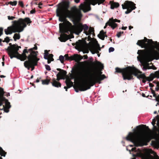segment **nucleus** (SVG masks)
<instances>
[{
  "instance_id": "obj_1",
  "label": "nucleus",
  "mask_w": 159,
  "mask_h": 159,
  "mask_svg": "<svg viewBox=\"0 0 159 159\" xmlns=\"http://www.w3.org/2000/svg\"><path fill=\"white\" fill-rule=\"evenodd\" d=\"M97 65L99 69L97 70V68H95L93 74H90L89 76L86 70L83 68L85 72L88 81H85L84 84L80 85V89L81 91H85L90 89L91 87L93 86L96 83L99 82L105 78L104 75H102V72L101 70L103 68V65L99 62H97Z\"/></svg>"
},
{
  "instance_id": "obj_2",
  "label": "nucleus",
  "mask_w": 159,
  "mask_h": 159,
  "mask_svg": "<svg viewBox=\"0 0 159 159\" xmlns=\"http://www.w3.org/2000/svg\"><path fill=\"white\" fill-rule=\"evenodd\" d=\"M69 5L64 4L58 7L56 10L57 16L58 17L60 21L63 22L66 20V17L72 19L73 21L78 22L80 20L82 14L80 11L76 9L70 11L68 10Z\"/></svg>"
},
{
  "instance_id": "obj_3",
  "label": "nucleus",
  "mask_w": 159,
  "mask_h": 159,
  "mask_svg": "<svg viewBox=\"0 0 159 159\" xmlns=\"http://www.w3.org/2000/svg\"><path fill=\"white\" fill-rule=\"evenodd\" d=\"M125 139L132 142L136 147L146 145L149 141V134L146 131L134 133L129 132Z\"/></svg>"
},
{
  "instance_id": "obj_4",
  "label": "nucleus",
  "mask_w": 159,
  "mask_h": 159,
  "mask_svg": "<svg viewBox=\"0 0 159 159\" xmlns=\"http://www.w3.org/2000/svg\"><path fill=\"white\" fill-rule=\"evenodd\" d=\"M11 25L5 30L6 34H11L12 33L20 32L22 31L24 28L26 26V23L29 24L31 23L30 18L29 17L25 18L24 19H19L17 20H14L12 22Z\"/></svg>"
},
{
  "instance_id": "obj_5",
  "label": "nucleus",
  "mask_w": 159,
  "mask_h": 159,
  "mask_svg": "<svg viewBox=\"0 0 159 159\" xmlns=\"http://www.w3.org/2000/svg\"><path fill=\"white\" fill-rule=\"evenodd\" d=\"M116 72L122 73L124 80H130L132 79V75L137 76L139 79H144L145 78V76L144 74L138 75V73H141V72L134 67L128 66L123 69L116 67Z\"/></svg>"
},
{
  "instance_id": "obj_6",
  "label": "nucleus",
  "mask_w": 159,
  "mask_h": 159,
  "mask_svg": "<svg viewBox=\"0 0 159 159\" xmlns=\"http://www.w3.org/2000/svg\"><path fill=\"white\" fill-rule=\"evenodd\" d=\"M148 40V43L150 44H154L156 46H155L152 45H151L152 48L149 52V56L155 58L156 59H159V52L155 50V48L159 51V43L158 44L157 42H153L152 39H148L146 38H144V40H138L137 44L142 48L144 47L146 48L147 46V44L145 42L147 41Z\"/></svg>"
},
{
  "instance_id": "obj_7",
  "label": "nucleus",
  "mask_w": 159,
  "mask_h": 159,
  "mask_svg": "<svg viewBox=\"0 0 159 159\" xmlns=\"http://www.w3.org/2000/svg\"><path fill=\"white\" fill-rule=\"evenodd\" d=\"M21 48L20 46H18L17 45H13L11 47H8L7 50L8 54L11 59L15 57L17 59L20 60L21 61H24L27 58V56L25 53H28V52L26 49H24L22 54H19L18 51L19 48Z\"/></svg>"
},
{
  "instance_id": "obj_8",
  "label": "nucleus",
  "mask_w": 159,
  "mask_h": 159,
  "mask_svg": "<svg viewBox=\"0 0 159 159\" xmlns=\"http://www.w3.org/2000/svg\"><path fill=\"white\" fill-rule=\"evenodd\" d=\"M71 72L73 73V75L76 79L82 82V83L79 86V89H75V91L77 93L79 92V90L83 91L80 90V86L81 84H84L85 81H88L84 70L82 67H76L75 68L72 69Z\"/></svg>"
},
{
  "instance_id": "obj_9",
  "label": "nucleus",
  "mask_w": 159,
  "mask_h": 159,
  "mask_svg": "<svg viewBox=\"0 0 159 159\" xmlns=\"http://www.w3.org/2000/svg\"><path fill=\"white\" fill-rule=\"evenodd\" d=\"M139 151L137 156L141 158V159H159V156L152 150H137Z\"/></svg>"
},
{
  "instance_id": "obj_10",
  "label": "nucleus",
  "mask_w": 159,
  "mask_h": 159,
  "mask_svg": "<svg viewBox=\"0 0 159 159\" xmlns=\"http://www.w3.org/2000/svg\"><path fill=\"white\" fill-rule=\"evenodd\" d=\"M37 53L36 52H33L30 55L27 57L28 60L25 61L24 63V66L29 70L30 68H31V70L34 68V66L37 65V61L39 59L37 58Z\"/></svg>"
},
{
  "instance_id": "obj_11",
  "label": "nucleus",
  "mask_w": 159,
  "mask_h": 159,
  "mask_svg": "<svg viewBox=\"0 0 159 159\" xmlns=\"http://www.w3.org/2000/svg\"><path fill=\"white\" fill-rule=\"evenodd\" d=\"M80 20L77 23L73 22L75 26L73 27L72 30L73 32L76 34L79 35L83 30H84V33L85 34L88 30L89 26L86 24L82 25L79 22Z\"/></svg>"
},
{
  "instance_id": "obj_12",
  "label": "nucleus",
  "mask_w": 159,
  "mask_h": 159,
  "mask_svg": "<svg viewBox=\"0 0 159 159\" xmlns=\"http://www.w3.org/2000/svg\"><path fill=\"white\" fill-rule=\"evenodd\" d=\"M122 6L123 9H127L125 12L126 14L130 13L136 8L135 4L131 1H126Z\"/></svg>"
},
{
  "instance_id": "obj_13",
  "label": "nucleus",
  "mask_w": 159,
  "mask_h": 159,
  "mask_svg": "<svg viewBox=\"0 0 159 159\" xmlns=\"http://www.w3.org/2000/svg\"><path fill=\"white\" fill-rule=\"evenodd\" d=\"M4 92L3 89L0 87V106L4 103L6 104L7 108H10L11 107L10 102H8L7 99H6L4 97Z\"/></svg>"
},
{
  "instance_id": "obj_14",
  "label": "nucleus",
  "mask_w": 159,
  "mask_h": 159,
  "mask_svg": "<svg viewBox=\"0 0 159 159\" xmlns=\"http://www.w3.org/2000/svg\"><path fill=\"white\" fill-rule=\"evenodd\" d=\"M137 54L139 55L137 57V59L141 63H142L143 61H147L148 56L145 51L142 50H139Z\"/></svg>"
},
{
  "instance_id": "obj_15",
  "label": "nucleus",
  "mask_w": 159,
  "mask_h": 159,
  "mask_svg": "<svg viewBox=\"0 0 159 159\" xmlns=\"http://www.w3.org/2000/svg\"><path fill=\"white\" fill-rule=\"evenodd\" d=\"M59 25V30L61 33H67L68 34L69 33V32L70 31V27L68 25L63 23H60Z\"/></svg>"
},
{
  "instance_id": "obj_16",
  "label": "nucleus",
  "mask_w": 159,
  "mask_h": 159,
  "mask_svg": "<svg viewBox=\"0 0 159 159\" xmlns=\"http://www.w3.org/2000/svg\"><path fill=\"white\" fill-rule=\"evenodd\" d=\"M77 49L83 50L86 48L88 46L85 41H83L81 40H79L78 41L75 43Z\"/></svg>"
},
{
  "instance_id": "obj_17",
  "label": "nucleus",
  "mask_w": 159,
  "mask_h": 159,
  "mask_svg": "<svg viewBox=\"0 0 159 159\" xmlns=\"http://www.w3.org/2000/svg\"><path fill=\"white\" fill-rule=\"evenodd\" d=\"M80 8L85 12L91 10L90 5L87 2L81 3L80 6Z\"/></svg>"
},
{
  "instance_id": "obj_18",
  "label": "nucleus",
  "mask_w": 159,
  "mask_h": 159,
  "mask_svg": "<svg viewBox=\"0 0 159 159\" xmlns=\"http://www.w3.org/2000/svg\"><path fill=\"white\" fill-rule=\"evenodd\" d=\"M101 50V48L99 46V45L97 43L96 46H93L91 47L90 49V51L93 54H94L95 53L98 54L99 53V51ZM98 57L100 56L99 54H98Z\"/></svg>"
},
{
  "instance_id": "obj_19",
  "label": "nucleus",
  "mask_w": 159,
  "mask_h": 159,
  "mask_svg": "<svg viewBox=\"0 0 159 159\" xmlns=\"http://www.w3.org/2000/svg\"><path fill=\"white\" fill-rule=\"evenodd\" d=\"M109 21L110 22L109 26H110L112 29H114L117 25V24L115 23V22H120V21L119 20L116 19H114L113 18L110 19Z\"/></svg>"
},
{
  "instance_id": "obj_20",
  "label": "nucleus",
  "mask_w": 159,
  "mask_h": 159,
  "mask_svg": "<svg viewBox=\"0 0 159 159\" xmlns=\"http://www.w3.org/2000/svg\"><path fill=\"white\" fill-rule=\"evenodd\" d=\"M110 3L111 5V8L114 9V8L118 7L119 6V4L118 2H115L113 1H110Z\"/></svg>"
},
{
  "instance_id": "obj_21",
  "label": "nucleus",
  "mask_w": 159,
  "mask_h": 159,
  "mask_svg": "<svg viewBox=\"0 0 159 159\" xmlns=\"http://www.w3.org/2000/svg\"><path fill=\"white\" fill-rule=\"evenodd\" d=\"M129 150V151L130 152V153H131V152H133V153H135V154H134V153L132 155H133V156L134 157L133 158H132L131 159H136L135 157H139L141 158L140 157L137 156V153L138 152H139L142 151H142V150L139 151V150Z\"/></svg>"
},
{
  "instance_id": "obj_22",
  "label": "nucleus",
  "mask_w": 159,
  "mask_h": 159,
  "mask_svg": "<svg viewBox=\"0 0 159 159\" xmlns=\"http://www.w3.org/2000/svg\"><path fill=\"white\" fill-rule=\"evenodd\" d=\"M106 32H104L103 30L100 31V34L98 35V37L100 39L102 40H104L105 37H107L106 35H105Z\"/></svg>"
},
{
  "instance_id": "obj_23",
  "label": "nucleus",
  "mask_w": 159,
  "mask_h": 159,
  "mask_svg": "<svg viewBox=\"0 0 159 159\" xmlns=\"http://www.w3.org/2000/svg\"><path fill=\"white\" fill-rule=\"evenodd\" d=\"M155 67L154 66H149L148 64H147L146 65L143 66L142 69L144 70H146L147 69H155Z\"/></svg>"
},
{
  "instance_id": "obj_24",
  "label": "nucleus",
  "mask_w": 159,
  "mask_h": 159,
  "mask_svg": "<svg viewBox=\"0 0 159 159\" xmlns=\"http://www.w3.org/2000/svg\"><path fill=\"white\" fill-rule=\"evenodd\" d=\"M52 84L53 86L57 88L61 87V83L54 80H53Z\"/></svg>"
},
{
  "instance_id": "obj_25",
  "label": "nucleus",
  "mask_w": 159,
  "mask_h": 159,
  "mask_svg": "<svg viewBox=\"0 0 159 159\" xmlns=\"http://www.w3.org/2000/svg\"><path fill=\"white\" fill-rule=\"evenodd\" d=\"M66 73V72L65 71L62 70V71H60L59 72H58L57 74V75L62 78L63 76L65 75Z\"/></svg>"
},
{
  "instance_id": "obj_26",
  "label": "nucleus",
  "mask_w": 159,
  "mask_h": 159,
  "mask_svg": "<svg viewBox=\"0 0 159 159\" xmlns=\"http://www.w3.org/2000/svg\"><path fill=\"white\" fill-rule=\"evenodd\" d=\"M94 31V30L91 27H90L89 28V30L88 31H87L86 32H85V34L86 35H88L91 34V33L93 32Z\"/></svg>"
},
{
  "instance_id": "obj_27",
  "label": "nucleus",
  "mask_w": 159,
  "mask_h": 159,
  "mask_svg": "<svg viewBox=\"0 0 159 159\" xmlns=\"http://www.w3.org/2000/svg\"><path fill=\"white\" fill-rule=\"evenodd\" d=\"M65 82L68 88H70L71 87L73 84V83L69 80H66Z\"/></svg>"
},
{
  "instance_id": "obj_28",
  "label": "nucleus",
  "mask_w": 159,
  "mask_h": 159,
  "mask_svg": "<svg viewBox=\"0 0 159 159\" xmlns=\"http://www.w3.org/2000/svg\"><path fill=\"white\" fill-rule=\"evenodd\" d=\"M20 38V36L19 34H15L14 35L13 38L14 40L16 41L17 39H19Z\"/></svg>"
},
{
  "instance_id": "obj_29",
  "label": "nucleus",
  "mask_w": 159,
  "mask_h": 159,
  "mask_svg": "<svg viewBox=\"0 0 159 159\" xmlns=\"http://www.w3.org/2000/svg\"><path fill=\"white\" fill-rule=\"evenodd\" d=\"M151 75H153L154 77L159 78V71H156L154 73H152Z\"/></svg>"
},
{
  "instance_id": "obj_30",
  "label": "nucleus",
  "mask_w": 159,
  "mask_h": 159,
  "mask_svg": "<svg viewBox=\"0 0 159 159\" xmlns=\"http://www.w3.org/2000/svg\"><path fill=\"white\" fill-rule=\"evenodd\" d=\"M7 152L4 151L3 150H0V155L2 156L5 157Z\"/></svg>"
},
{
  "instance_id": "obj_31",
  "label": "nucleus",
  "mask_w": 159,
  "mask_h": 159,
  "mask_svg": "<svg viewBox=\"0 0 159 159\" xmlns=\"http://www.w3.org/2000/svg\"><path fill=\"white\" fill-rule=\"evenodd\" d=\"M59 39L60 41L62 42H65L67 40V39L65 37L63 36L61 37Z\"/></svg>"
},
{
  "instance_id": "obj_32",
  "label": "nucleus",
  "mask_w": 159,
  "mask_h": 159,
  "mask_svg": "<svg viewBox=\"0 0 159 159\" xmlns=\"http://www.w3.org/2000/svg\"><path fill=\"white\" fill-rule=\"evenodd\" d=\"M37 49V47L35 45L33 48L30 49L29 50L30 51H31V52H30V54L29 55H30L33 52H34V51H33V49L36 50V49ZM36 53H38V52L37 51H36Z\"/></svg>"
},
{
  "instance_id": "obj_33",
  "label": "nucleus",
  "mask_w": 159,
  "mask_h": 159,
  "mask_svg": "<svg viewBox=\"0 0 159 159\" xmlns=\"http://www.w3.org/2000/svg\"><path fill=\"white\" fill-rule=\"evenodd\" d=\"M42 84H48L49 83V81L48 80H42Z\"/></svg>"
},
{
  "instance_id": "obj_34",
  "label": "nucleus",
  "mask_w": 159,
  "mask_h": 159,
  "mask_svg": "<svg viewBox=\"0 0 159 159\" xmlns=\"http://www.w3.org/2000/svg\"><path fill=\"white\" fill-rule=\"evenodd\" d=\"M5 104V107L4 106H3V110H4V111L6 113H8L9 111V110H8L9 108H7L6 107V104Z\"/></svg>"
},
{
  "instance_id": "obj_35",
  "label": "nucleus",
  "mask_w": 159,
  "mask_h": 159,
  "mask_svg": "<svg viewBox=\"0 0 159 159\" xmlns=\"http://www.w3.org/2000/svg\"><path fill=\"white\" fill-rule=\"evenodd\" d=\"M64 59V57H63L62 55H60L59 56V60L61 61V63H63Z\"/></svg>"
},
{
  "instance_id": "obj_36",
  "label": "nucleus",
  "mask_w": 159,
  "mask_h": 159,
  "mask_svg": "<svg viewBox=\"0 0 159 159\" xmlns=\"http://www.w3.org/2000/svg\"><path fill=\"white\" fill-rule=\"evenodd\" d=\"M17 2L16 1H14V2H9V4L12 6H16L17 4Z\"/></svg>"
},
{
  "instance_id": "obj_37",
  "label": "nucleus",
  "mask_w": 159,
  "mask_h": 159,
  "mask_svg": "<svg viewBox=\"0 0 159 159\" xmlns=\"http://www.w3.org/2000/svg\"><path fill=\"white\" fill-rule=\"evenodd\" d=\"M45 68L47 70L49 71L51 70V68L49 65H45Z\"/></svg>"
},
{
  "instance_id": "obj_38",
  "label": "nucleus",
  "mask_w": 159,
  "mask_h": 159,
  "mask_svg": "<svg viewBox=\"0 0 159 159\" xmlns=\"http://www.w3.org/2000/svg\"><path fill=\"white\" fill-rule=\"evenodd\" d=\"M7 18L9 20H13L16 18V17L13 16H7Z\"/></svg>"
},
{
  "instance_id": "obj_39",
  "label": "nucleus",
  "mask_w": 159,
  "mask_h": 159,
  "mask_svg": "<svg viewBox=\"0 0 159 159\" xmlns=\"http://www.w3.org/2000/svg\"><path fill=\"white\" fill-rule=\"evenodd\" d=\"M114 50V48L112 47H110L109 49V52H113Z\"/></svg>"
},
{
  "instance_id": "obj_40",
  "label": "nucleus",
  "mask_w": 159,
  "mask_h": 159,
  "mask_svg": "<svg viewBox=\"0 0 159 159\" xmlns=\"http://www.w3.org/2000/svg\"><path fill=\"white\" fill-rule=\"evenodd\" d=\"M19 4L22 7H24V4L22 1H20L18 2Z\"/></svg>"
},
{
  "instance_id": "obj_41",
  "label": "nucleus",
  "mask_w": 159,
  "mask_h": 159,
  "mask_svg": "<svg viewBox=\"0 0 159 159\" xmlns=\"http://www.w3.org/2000/svg\"><path fill=\"white\" fill-rule=\"evenodd\" d=\"M123 32H119V33H118L117 34H116V36L118 37H120L121 35V34H123Z\"/></svg>"
},
{
  "instance_id": "obj_42",
  "label": "nucleus",
  "mask_w": 159,
  "mask_h": 159,
  "mask_svg": "<svg viewBox=\"0 0 159 159\" xmlns=\"http://www.w3.org/2000/svg\"><path fill=\"white\" fill-rule=\"evenodd\" d=\"M48 60V64H49L51 62V61H53L54 59L53 58H51V59H47Z\"/></svg>"
},
{
  "instance_id": "obj_43",
  "label": "nucleus",
  "mask_w": 159,
  "mask_h": 159,
  "mask_svg": "<svg viewBox=\"0 0 159 159\" xmlns=\"http://www.w3.org/2000/svg\"><path fill=\"white\" fill-rule=\"evenodd\" d=\"M109 23H110V22L109 21H108L106 23V25H105L104 26V29H105L106 28L107 26L108 25H109Z\"/></svg>"
},
{
  "instance_id": "obj_44",
  "label": "nucleus",
  "mask_w": 159,
  "mask_h": 159,
  "mask_svg": "<svg viewBox=\"0 0 159 159\" xmlns=\"http://www.w3.org/2000/svg\"><path fill=\"white\" fill-rule=\"evenodd\" d=\"M48 52L46 50H45L44 55H45L46 56H48Z\"/></svg>"
},
{
  "instance_id": "obj_45",
  "label": "nucleus",
  "mask_w": 159,
  "mask_h": 159,
  "mask_svg": "<svg viewBox=\"0 0 159 159\" xmlns=\"http://www.w3.org/2000/svg\"><path fill=\"white\" fill-rule=\"evenodd\" d=\"M57 76V80L58 81H59V80L60 79H62V78L60 77H59L58 76H57V75H56Z\"/></svg>"
},
{
  "instance_id": "obj_46",
  "label": "nucleus",
  "mask_w": 159,
  "mask_h": 159,
  "mask_svg": "<svg viewBox=\"0 0 159 159\" xmlns=\"http://www.w3.org/2000/svg\"><path fill=\"white\" fill-rule=\"evenodd\" d=\"M44 58L45 59H48V56H46L45 55H44Z\"/></svg>"
},
{
  "instance_id": "obj_47",
  "label": "nucleus",
  "mask_w": 159,
  "mask_h": 159,
  "mask_svg": "<svg viewBox=\"0 0 159 159\" xmlns=\"http://www.w3.org/2000/svg\"><path fill=\"white\" fill-rule=\"evenodd\" d=\"M2 29L0 28V36L2 34Z\"/></svg>"
},
{
  "instance_id": "obj_48",
  "label": "nucleus",
  "mask_w": 159,
  "mask_h": 159,
  "mask_svg": "<svg viewBox=\"0 0 159 159\" xmlns=\"http://www.w3.org/2000/svg\"><path fill=\"white\" fill-rule=\"evenodd\" d=\"M35 12V10H32L31 11H30V13L32 14L34 13Z\"/></svg>"
},
{
  "instance_id": "obj_49",
  "label": "nucleus",
  "mask_w": 159,
  "mask_h": 159,
  "mask_svg": "<svg viewBox=\"0 0 159 159\" xmlns=\"http://www.w3.org/2000/svg\"><path fill=\"white\" fill-rule=\"evenodd\" d=\"M53 56V55L52 54H50L49 55V57H50V59H51V58H52Z\"/></svg>"
},
{
  "instance_id": "obj_50",
  "label": "nucleus",
  "mask_w": 159,
  "mask_h": 159,
  "mask_svg": "<svg viewBox=\"0 0 159 159\" xmlns=\"http://www.w3.org/2000/svg\"><path fill=\"white\" fill-rule=\"evenodd\" d=\"M127 28V27H122V30H125L126 28Z\"/></svg>"
},
{
  "instance_id": "obj_51",
  "label": "nucleus",
  "mask_w": 159,
  "mask_h": 159,
  "mask_svg": "<svg viewBox=\"0 0 159 159\" xmlns=\"http://www.w3.org/2000/svg\"><path fill=\"white\" fill-rule=\"evenodd\" d=\"M74 1L76 3H78L80 2V0H74Z\"/></svg>"
},
{
  "instance_id": "obj_52",
  "label": "nucleus",
  "mask_w": 159,
  "mask_h": 159,
  "mask_svg": "<svg viewBox=\"0 0 159 159\" xmlns=\"http://www.w3.org/2000/svg\"><path fill=\"white\" fill-rule=\"evenodd\" d=\"M156 101L159 102V96L156 98Z\"/></svg>"
},
{
  "instance_id": "obj_53",
  "label": "nucleus",
  "mask_w": 159,
  "mask_h": 159,
  "mask_svg": "<svg viewBox=\"0 0 159 159\" xmlns=\"http://www.w3.org/2000/svg\"><path fill=\"white\" fill-rule=\"evenodd\" d=\"M5 77L6 76H4V75H0V77L1 78H5Z\"/></svg>"
},
{
  "instance_id": "obj_54",
  "label": "nucleus",
  "mask_w": 159,
  "mask_h": 159,
  "mask_svg": "<svg viewBox=\"0 0 159 159\" xmlns=\"http://www.w3.org/2000/svg\"><path fill=\"white\" fill-rule=\"evenodd\" d=\"M57 70L59 71H62V70H61V69H60V68H57Z\"/></svg>"
},
{
  "instance_id": "obj_55",
  "label": "nucleus",
  "mask_w": 159,
  "mask_h": 159,
  "mask_svg": "<svg viewBox=\"0 0 159 159\" xmlns=\"http://www.w3.org/2000/svg\"><path fill=\"white\" fill-rule=\"evenodd\" d=\"M129 29L130 30L132 28H133V27H132L131 26H129Z\"/></svg>"
},
{
  "instance_id": "obj_56",
  "label": "nucleus",
  "mask_w": 159,
  "mask_h": 159,
  "mask_svg": "<svg viewBox=\"0 0 159 159\" xmlns=\"http://www.w3.org/2000/svg\"><path fill=\"white\" fill-rule=\"evenodd\" d=\"M64 89H66V91H67V88L65 86L64 87Z\"/></svg>"
},
{
  "instance_id": "obj_57",
  "label": "nucleus",
  "mask_w": 159,
  "mask_h": 159,
  "mask_svg": "<svg viewBox=\"0 0 159 159\" xmlns=\"http://www.w3.org/2000/svg\"><path fill=\"white\" fill-rule=\"evenodd\" d=\"M142 82L143 83H145L146 82V80H142Z\"/></svg>"
},
{
  "instance_id": "obj_58",
  "label": "nucleus",
  "mask_w": 159,
  "mask_h": 159,
  "mask_svg": "<svg viewBox=\"0 0 159 159\" xmlns=\"http://www.w3.org/2000/svg\"><path fill=\"white\" fill-rule=\"evenodd\" d=\"M39 79H37V80H36V82L37 83H38V82H39Z\"/></svg>"
},
{
  "instance_id": "obj_59",
  "label": "nucleus",
  "mask_w": 159,
  "mask_h": 159,
  "mask_svg": "<svg viewBox=\"0 0 159 159\" xmlns=\"http://www.w3.org/2000/svg\"><path fill=\"white\" fill-rule=\"evenodd\" d=\"M5 40H6V42L7 43H8V42H9V40H7V39H5Z\"/></svg>"
},
{
  "instance_id": "obj_60",
  "label": "nucleus",
  "mask_w": 159,
  "mask_h": 159,
  "mask_svg": "<svg viewBox=\"0 0 159 159\" xmlns=\"http://www.w3.org/2000/svg\"><path fill=\"white\" fill-rule=\"evenodd\" d=\"M2 66H4V62H2Z\"/></svg>"
},
{
  "instance_id": "obj_61",
  "label": "nucleus",
  "mask_w": 159,
  "mask_h": 159,
  "mask_svg": "<svg viewBox=\"0 0 159 159\" xmlns=\"http://www.w3.org/2000/svg\"><path fill=\"white\" fill-rule=\"evenodd\" d=\"M7 96H10V93H8L7 95Z\"/></svg>"
},
{
  "instance_id": "obj_62",
  "label": "nucleus",
  "mask_w": 159,
  "mask_h": 159,
  "mask_svg": "<svg viewBox=\"0 0 159 159\" xmlns=\"http://www.w3.org/2000/svg\"><path fill=\"white\" fill-rule=\"evenodd\" d=\"M105 0H101V3L103 2Z\"/></svg>"
},
{
  "instance_id": "obj_63",
  "label": "nucleus",
  "mask_w": 159,
  "mask_h": 159,
  "mask_svg": "<svg viewBox=\"0 0 159 159\" xmlns=\"http://www.w3.org/2000/svg\"><path fill=\"white\" fill-rule=\"evenodd\" d=\"M33 75H31V79H32V78H33Z\"/></svg>"
},
{
  "instance_id": "obj_64",
  "label": "nucleus",
  "mask_w": 159,
  "mask_h": 159,
  "mask_svg": "<svg viewBox=\"0 0 159 159\" xmlns=\"http://www.w3.org/2000/svg\"><path fill=\"white\" fill-rule=\"evenodd\" d=\"M157 113V111H155L154 112V114H156Z\"/></svg>"
}]
</instances>
